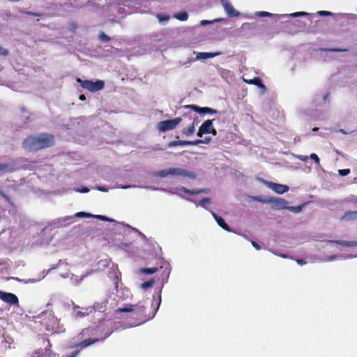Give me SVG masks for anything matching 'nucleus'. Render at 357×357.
<instances>
[{
	"mask_svg": "<svg viewBox=\"0 0 357 357\" xmlns=\"http://www.w3.org/2000/svg\"><path fill=\"white\" fill-rule=\"evenodd\" d=\"M161 303V297L158 299L154 296L149 302L148 300L138 302L136 305H128L116 310L119 312H133L135 317L139 319V324L153 319L156 314Z\"/></svg>",
	"mask_w": 357,
	"mask_h": 357,
	"instance_id": "nucleus-1",
	"label": "nucleus"
},
{
	"mask_svg": "<svg viewBox=\"0 0 357 357\" xmlns=\"http://www.w3.org/2000/svg\"><path fill=\"white\" fill-rule=\"evenodd\" d=\"M55 138L52 134L42 132L37 135H30L22 142L24 149L29 151H38L54 144Z\"/></svg>",
	"mask_w": 357,
	"mask_h": 357,
	"instance_id": "nucleus-2",
	"label": "nucleus"
},
{
	"mask_svg": "<svg viewBox=\"0 0 357 357\" xmlns=\"http://www.w3.org/2000/svg\"><path fill=\"white\" fill-rule=\"evenodd\" d=\"M77 82L82 88L87 89L91 92H96L100 91L104 88L105 86V83L102 80L93 82L91 80H82L80 78H77Z\"/></svg>",
	"mask_w": 357,
	"mask_h": 357,
	"instance_id": "nucleus-3",
	"label": "nucleus"
},
{
	"mask_svg": "<svg viewBox=\"0 0 357 357\" xmlns=\"http://www.w3.org/2000/svg\"><path fill=\"white\" fill-rule=\"evenodd\" d=\"M157 175L160 177H166L168 175H177L183 177L193 178L195 175L188 172V171L181 168H169L167 169H162L157 173Z\"/></svg>",
	"mask_w": 357,
	"mask_h": 357,
	"instance_id": "nucleus-4",
	"label": "nucleus"
},
{
	"mask_svg": "<svg viewBox=\"0 0 357 357\" xmlns=\"http://www.w3.org/2000/svg\"><path fill=\"white\" fill-rule=\"evenodd\" d=\"M182 121L181 117H176L174 119L162 121L158 123V128L162 132L172 130L174 129Z\"/></svg>",
	"mask_w": 357,
	"mask_h": 357,
	"instance_id": "nucleus-5",
	"label": "nucleus"
},
{
	"mask_svg": "<svg viewBox=\"0 0 357 357\" xmlns=\"http://www.w3.org/2000/svg\"><path fill=\"white\" fill-rule=\"evenodd\" d=\"M306 24L304 22L301 20H295L287 22L286 29L291 34H296L298 32L303 31L305 29Z\"/></svg>",
	"mask_w": 357,
	"mask_h": 357,
	"instance_id": "nucleus-6",
	"label": "nucleus"
},
{
	"mask_svg": "<svg viewBox=\"0 0 357 357\" xmlns=\"http://www.w3.org/2000/svg\"><path fill=\"white\" fill-rule=\"evenodd\" d=\"M213 120L210 119L205 121L199 128L197 134V136L201 137L204 134H212L213 135L215 136L217 135V131L213 128Z\"/></svg>",
	"mask_w": 357,
	"mask_h": 357,
	"instance_id": "nucleus-7",
	"label": "nucleus"
},
{
	"mask_svg": "<svg viewBox=\"0 0 357 357\" xmlns=\"http://www.w3.org/2000/svg\"><path fill=\"white\" fill-rule=\"evenodd\" d=\"M185 109H190L199 114H217L218 111L215 109H213L211 107H200L196 105H186L183 106Z\"/></svg>",
	"mask_w": 357,
	"mask_h": 357,
	"instance_id": "nucleus-8",
	"label": "nucleus"
},
{
	"mask_svg": "<svg viewBox=\"0 0 357 357\" xmlns=\"http://www.w3.org/2000/svg\"><path fill=\"white\" fill-rule=\"evenodd\" d=\"M0 299L10 305L19 306V300L17 296L13 293L2 291Z\"/></svg>",
	"mask_w": 357,
	"mask_h": 357,
	"instance_id": "nucleus-9",
	"label": "nucleus"
},
{
	"mask_svg": "<svg viewBox=\"0 0 357 357\" xmlns=\"http://www.w3.org/2000/svg\"><path fill=\"white\" fill-rule=\"evenodd\" d=\"M222 6L229 17H237L240 13L236 11L229 0H221Z\"/></svg>",
	"mask_w": 357,
	"mask_h": 357,
	"instance_id": "nucleus-10",
	"label": "nucleus"
},
{
	"mask_svg": "<svg viewBox=\"0 0 357 357\" xmlns=\"http://www.w3.org/2000/svg\"><path fill=\"white\" fill-rule=\"evenodd\" d=\"M273 203V208L277 210H282L284 208H288L287 204L288 202L282 198H276L271 201Z\"/></svg>",
	"mask_w": 357,
	"mask_h": 357,
	"instance_id": "nucleus-11",
	"label": "nucleus"
},
{
	"mask_svg": "<svg viewBox=\"0 0 357 357\" xmlns=\"http://www.w3.org/2000/svg\"><path fill=\"white\" fill-rule=\"evenodd\" d=\"M51 344L49 340H47V347H45V349H38L36 350L35 354L36 357H50V350Z\"/></svg>",
	"mask_w": 357,
	"mask_h": 357,
	"instance_id": "nucleus-12",
	"label": "nucleus"
},
{
	"mask_svg": "<svg viewBox=\"0 0 357 357\" xmlns=\"http://www.w3.org/2000/svg\"><path fill=\"white\" fill-rule=\"evenodd\" d=\"M270 186L275 192L283 194L289 190V187L286 185L271 183Z\"/></svg>",
	"mask_w": 357,
	"mask_h": 357,
	"instance_id": "nucleus-13",
	"label": "nucleus"
},
{
	"mask_svg": "<svg viewBox=\"0 0 357 357\" xmlns=\"http://www.w3.org/2000/svg\"><path fill=\"white\" fill-rule=\"evenodd\" d=\"M212 215L216 220L218 225L227 231H231L229 226L225 222L224 219L218 216L216 213L212 212Z\"/></svg>",
	"mask_w": 357,
	"mask_h": 357,
	"instance_id": "nucleus-14",
	"label": "nucleus"
},
{
	"mask_svg": "<svg viewBox=\"0 0 357 357\" xmlns=\"http://www.w3.org/2000/svg\"><path fill=\"white\" fill-rule=\"evenodd\" d=\"M220 54V52H199L197 54V59H206L213 58Z\"/></svg>",
	"mask_w": 357,
	"mask_h": 357,
	"instance_id": "nucleus-15",
	"label": "nucleus"
},
{
	"mask_svg": "<svg viewBox=\"0 0 357 357\" xmlns=\"http://www.w3.org/2000/svg\"><path fill=\"white\" fill-rule=\"evenodd\" d=\"M244 81L248 83V84H254L255 86H257L260 88H265V86L264 84L262 83L261 82V79L258 77H254L253 79H244Z\"/></svg>",
	"mask_w": 357,
	"mask_h": 357,
	"instance_id": "nucleus-16",
	"label": "nucleus"
},
{
	"mask_svg": "<svg viewBox=\"0 0 357 357\" xmlns=\"http://www.w3.org/2000/svg\"><path fill=\"white\" fill-rule=\"evenodd\" d=\"M76 317H84L89 314V309H80L79 307L74 308Z\"/></svg>",
	"mask_w": 357,
	"mask_h": 357,
	"instance_id": "nucleus-17",
	"label": "nucleus"
},
{
	"mask_svg": "<svg viewBox=\"0 0 357 357\" xmlns=\"http://www.w3.org/2000/svg\"><path fill=\"white\" fill-rule=\"evenodd\" d=\"M357 219V211H347L341 220H354Z\"/></svg>",
	"mask_w": 357,
	"mask_h": 357,
	"instance_id": "nucleus-18",
	"label": "nucleus"
},
{
	"mask_svg": "<svg viewBox=\"0 0 357 357\" xmlns=\"http://www.w3.org/2000/svg\"><path fill=\"white\" fill-rule=\"evenodd\" d=\"M182 132L183 135H185L186 136H190V135H193V133L195 132L194 123H192L187 128H183L182 130Z\"/></svg>",
	"mask_w": 357,
	"mask_h": 357,
	"instance_id": "nucleus-19",
	"label": "nucleus"
},
{
	"mask_svg": "<svg viewBox=\"0 0 357 357\" xmlns=\"http://www.w3.org/2000/svg\"><path fill=\"white\" fill-rule=\"evenodd\" d=\"M187 145V140H178L171 141L168 143V147H173L176 146Z\"/></svg>",
	"mask_w": 357,
	"mask_h": 357,
	"instance_id": "nucleus-20",
	"label": "nucleus"
},
{
	"mask_svg": "<svg viewBox=\"0 0 357 357\" xmlns=\"http://www.w3.org/2000/svg\"><path fill=\"white\" fill-rule=\"evenodd\" d=\"M174 17L180 21H185L188 18V14L186 12H181L175 14Z\"/></svg>",
	"mask_w": 357,
	"mask_h": 357,
	"instance_id": "nucleus-21",
	"label": "nucleus"
},
{
	"mask_svg": "<svg viewBox=\"0 0 357 357\" xmlns=\"http://www.w3.org/2000/svg\"><path fill=\"white\" fill-rule=\"evenodd\" d=\"M335 243L339 245L347 247H351L356 245L355 241H336Z\"/></svg>",
	"mask_w": 357,
	"mask_h": 357,
	"instance_id": "nucleus-22",
	"label": "nucleus"
},
{
	"mask_svg": "<svg viewBox=\"0 0 357 357\" xmlns=\"http://www.w3.org/2000/svg\"><path fill=\"white\" fill-rule=\"evenodd\" d=\"M154 282H155V280L153 279H151L149 281L143 282L141 284V288L143 289H149L150 287H152V286L153 285Z\"/></svg>",
	"mask_w": 357,
	"mask_h": 357,
	"instance_id": "nucleus-23",
	"label": "nucleus"
},
{
	"mask_svg": "<svg viewBox=\"0 0 357 357\" xmlns=\"http://www.w3.org/2000/svg\"><path fill=\"white\" fill-rule=\"evenodd\" d=\"M158 271V268H144L140 271L146 274H153Z\"/></svg>",
	"mask_w": 357,
	"mask_h": 357,
	"instance_id": "nucleus-24",
	"label": "nucleus"
},
{
	"mask_svg": "<svg viewBox=\"0 0 357 357\" xmlns=\"http://www.w3.org/2000/svg\"><path fill=\"white\" fill-rule=\"evenodd\" d=\"M182 191L185 192V193H187V194H188V195H197V194H198L200 192H203L202 190H188V189H187L186 188H184V187L182 188Z\"/></svg>",
	"mask_w": 357,
	"mask_h": 357,
	"instance_id": "nucleus-25",
	"label": "nucleus"
},
{
	"mask_svg": "<svg viewBox=\"0 0 357 357\" xmlns=\"http://www.w3.org/2000/svg\"><path fill=\"white\" fill-rule=\"evenodd\" d=\"M255 15L257 17H269L272 16L273 14L266 11H258L255 13Z\"/></svg>",
	"mask_w": 357,
	"mask_h": 357,
	"instance_id": "nucleus-26",
	"label": "nucleus"
},
{
	"mask_svg": "<svg viewBox=\"0 0 357 357\" xmlns=\"http://www.w3.org/2000/svg\"><path fill=\"white\" fill-rule=\"evenodd\" d=\"M291 17H296L299 16H310L311 15L305 12H296L289 15Z\"/></svg>",
	"mask_w": 357,
	"mask_h": 357,
	"instance_id": "nucleus-27",
	"label": "nucleus"
},
{
	"mask_svg": "<svg viewBox=\"0 0 357 357\" xmlns=\"http://www.w3.org/2000/svg\"><path fill=\"white\" fill-rule=\"evenodd\" d=\"M211 202L210 199L208 197L203 198L202 200H200L199 204V206L206 208V205L209 204Z\"/></svg>",
	"mask_w": 357,
	"mask_h": 357,
	"instance_id": "nucleus-28",
	"label": "nucleus"
},
{
	"mask_svg": "<svg viewBox=\"0 0 357 357\" xmlns=\"http://www.w3.org/2000/svg\"><path fill=\"white\" fill-rule=\"evenodd\" d=\"M204 140L202 139H197L194 141H187V145H199L201 144H204Z\"/></svg>",
	"mask_w": 357,
	"mask_h": 357,
	"instance_id": "nucleus-29",
	"label": "nucleus"
},
{
	"mask_svg": "<svg viewBox=\"0 0 357 357\" xmlns=\"http://www.w3.org/2000/svg\"><path fill=\"white\" fill-rule=\"evenodd\" d=\"M0 195L3 197L8 203L11 204L12 200L9 196H8L1 188H0Z\"/></svg>",
	"mask_w": 357,
	"mask_h": 357,
	"instance_id": "nucleus-30",
	"label": "nucleus"
},
{
	"mask_svg": "<svg viewBox=\"0 0 357 357\" xmlns=\"http://www.w3.org/2000/svg\"><path fill=\"white\" fill-rule=\"evenodd\" d=\"M288 209L294 213H299L300 211H301L302 206H289L288 207Z\"/></svg>",
	"mask_w": 357,
	"mask_h": 357,
	"instance_id": "nucleus-31",
	"label": "nucleus"
},
{
	"mask_svg": "<svg viewBox=\"0 0 357 357\" xmlns=\"http://www.w3.org/2000/svg\"><path fill=\"white\" fill-rule=\"evenodd\" d=\"M158 19L160 22H165V21H167L169 20V17L168 15H162V14H159L158 15Z\"/></svg>",
	"mask_w": 357,
	"mask_h": 357,
	"instance_id": "nucleus-32",
	"label": "nucleus"
},
{
	"mask_svg": "<svg viewBox=\"0 0 357 357\" xmlns=\"http://www.w3.org/2000/svg\"><path fill=\"white\" fill-rule=\"evenodd\" d=\"M310 158L312 160H313L317 165H319L320 160H319V157H318V155L317 154L312 153V154H310Z\"/></svg>",
	"mask_w": 357,
	"mask_h": 357,
	"instance_id": "nucleus-33",
	"label": "nucleus"
},
{
	"mask_svg": "<svg viewBox=\"0 0 357 357\" xmlns=\"http://www.w3.org/2000/svg\"><path fill=\"white\" fill-rule=\"evenodd\" d=\"M338 173L340 176H347L350 173V169H340L338 171Z\"/></svg>",
	"mask_w": 357,
	"mask_h": 357,
	"instance_id": "nucleus-34",
	"label": "nucleus"
},
{
	"mask_svg": "<svg viewBox=\"0 0 357 357\" xmlns=\"http://www.w3.org/2000/svg\"><path fill=\"white\" fill-rule=\"evenodd\" d=\"M75 216L79 218H89L91 217V215L85 212H78L75 214Z\"/></svg>",
	"mask_w": 357,
	"mask_h": 357,
	"instance_id": "nucleus-35",
	"label": "nucleus"
},
{
	"mask_svg": "<svg viewBox=\"0 0 357 357\" xmlns=\"http://www.w3.org/2000/svg\"><path fill=\"white\" fill-rule=\"evenodd\" d=\"M317 14L320 16H331L333 15L332 13L326 10L318 11Z\"/></svg>",
	"mask_w": 357,
	"mask_h": 357,
	"instance_id": "nucleus-36",
	"label": "nucleus"
},
{
	"mask_svg": "<svg viewBox=\"0 0 357 357\" xmlns=\"http://www.w3.org/2000/svg\"><path fill=\"white\" fill-rule=\"evenodd\" d=\"M99 38L102 40V41H109L110 40V38L106 35L105 33H101L100 35H99Z\"/></svg>",
	"mask_w": 357,
	"mask_h": 357,
	"instance_id": "nucleus-37",
	"label": "nucleus"
},
{
	"mask_svg": "<svg viewBox=\"0 0 357 357\" xmlns=\"http://www.w3.org/2000/svg\"><path fill=\"white\" fill-rule=\"evenodd\" d=\"M327 51L332 52H340L346 51V50H341V49H338V48H331V49H328Z\"/></svg>",
	"mask_w": 357,
	"mask_h": 357,
	"instance_id": "nucleus-38",
	"label": "nucleus"
},
{
	"mask_svg": "<svg viewBox=\"0 0 357 357\" xmlns=\"http://www.w3.org/2000/svg\"><path fill=\"white\" fill-rule=\"evenodd\" d=\"M9 166L8 164H0V171H6L8 169Z\"/></svg>",
	"mask_w": 357,
	"mask_h": 357,
	"instance_id": "nucleus-39",
	"label": "nucleus"
},
{
	"mask_svg": "<svg viewBox=\"0 0 357 357\" xmlns=\"http://www.w3.org/2000/svg\"><path fill=\"white\" fill-rule=\"evenodd\" d=\"M8 50L0 46V54L6 56V55H8Z\"/></svg>",
	"mask_w": 357,
	"mask_h": 357,
	"instance_id": "nucleus-40",
	"label": "nucleus"
},
{
	"mask_svg": "<svg viewBox=\"0 0 357 357\" xmlns=\"http://www.w3.org/2000/svg\"><path fill=\"white\" fill-rule=\"evenodd\" d=\"M96 189L101 192H107L108 191V190L106 188L102 187V186H97Z\"/></svg>",
	"mask_w": 357,
	"mask_h": 357,
	"instance_id": "nucleus-41",
	"label": "nucleus"
},
{
	"mask_svg": "<svg viewBox=\"0 0 357 357\" xmlns=\"http://www.w3.org/2000/svg\"><path fill=\"white\" fill-rule=\"evenodd\" d=\"M96 218L101 220H108V218L105 216L98 215L95 216Z\"/></svg>",
	"mask_w": 357,
	"mask_h": 357,
	"instance_id": "nucleus-42",
	"label": "nucleus"
},
{
	"mask_svg": "<svg viewBox=\"0 0 357 357\" xmlns=\"http://www.w3.org/2000/svg\"><path fill=\"white\" fill-rule=\"evenodd\" d=\"M252 245L258 250L261 249V246L255 241H252Z\"/></svg>",
	"mask_w": 357,
	"mask_h": 357,
	"instance_id": "nucleus-43",
	"label": "nucleus"
},
{
	"mask_svg": "<svg viewBox=\"0 0 357 357\" xmlns=\"http://www.w3.org/2000/svg\"><path fill=\"white\" fill-rule=\"evenodd\" d=\"M77 191L82 193H86L89 192V189L87 188H83L82 189L78 190Z\"/></svg>",
	"mask_w": 357,
	"mask_h": 357,
	"instance_id": "nucleus-44",
	"label": "nucleus"
},
{
	"mask_svg": "<svg viewBox=\"0 0 357 357\" xmlns=\"http://www.w3.org/2000/svg\"><path fill=\"white\" fill-rule=\"evenodd\" d=\"M211 21H208V20H202V21L200 22V24H201V25H206V24H211Z\"/></svg>",
	"mask_w": 357,
	"mask_h": 357,
	"instance_id": "nucleus-45",
	"label": "nucleus"
},
{
	"mask_svg": "<svg viewBox=\"0 0 357 357\" xmlns=\"http://www.w3.org/2000/svg\"><path fill=\"white\" fill-rule=\"evenodd\" d=\"M125 12V9L122 7H119L117 9V13L119 14H123Z\"/></svg>",
	"mask_w": 357,
	"mask_h": 357,
	"instance_id": "nucleus-46",
	"label": "nucleus"
},
{
	"mask_svg": "<svg viewBox=\"0 0 357 357\" xmlns=\"http://www.w3.org/2000/svg\"><path fill=\"white\" fill-rule=\"evenodd\" d=\"M298 158L302 161H306L307 160L308 157L305 156V155H299Z\"/></svg>",
	"mask_w": 357,
	"mask_h": 357,
	"instance_id": "nucleus-47",
	"label": "nucleus"
},
{
	"mask_svg": "<svg viewBox=\"0 0 357 357\" xmlns=\"http://www.w3.org/2000/svg\"><path fill=\"white\" fill-rule=\"evenodd\" d=\"M28 15H32V16H40V15L36 13H32V12H28Z\"/></svg>",
	"mask_w": 357,
	"mask_h": 357,
	"instance_id": "nucleus-48",
	"label": "nucleus"
},
{
	"mask_svg": "<svg viewBox=\"0 0 357 357\" xmlns=\"http://www.w3.org/2000/svg\"><path fill=\"white\" fill-rule=\"evenodd\" d=\"M203 140L204 141V144H208V143H209V142H210V141H211V138H210V137H206V138H205V139H203Z\"/></svg>",
	"mask_w": 357,
	"mask_h": 357,
	"instance_id": "nucleus-49",
	"label": "nucleus"
},
{
	"mask_svg": "<svg viewBox=\"0 0 357 357\" xmlns=\"http://www.w3.org/2000/svg\"><path fill=\"white\" fill-rule=\"evenodd\" d=\"M298 264L303 265L305 263V261L303 259H298L297 260Z\"/></svg>",
	"mask_w": 357,
	"mask_h": 357,
	"instance_id": "nucleus-50",
	"label": "nucleus"
},
{
	"mask_svg": "<svg viewBox=\"0 0 357 357\" xmlns=\"http://www.w3.org/2000/svg\"><path fill=\"white\" fill-rule=\"evenodd\" d=\"M79 99L80 100H82V101H83V100H86V97H85V96H84V95L82 94V95H80V96H79Z\"/></svg>",
	"mask_w": 357,
	"mask_h": 357,
	"instance_id": "nucleus-51",
	"label": "nucleus"
},
{
	"mask_svg": "<svg viewBox=\"0 0 357 357\" xmlns=\"http://www.w3.org/2000/svg\"><path fill=\"white\" fill-rule=\"evenodd\" d=\"M340 132L342 134H346V132L343 129H340Z\"/></svg>",
	"mask_w": 357,
	"mask_h": 357,
	"instance_id": "nucleus-52",
	"label": "nucleus"
},
{
	"mask_svg": "<svg viewBox=\"0 0 357 357\" xmlns=\"http://www.w3.org/2000/svg\"><path fill=\"white\" fill-rule=\"evenodd\" d=\"M317 130H318V128H314L312 129V131H317Z\"/></svg>",
	"mask_w": 357,
	"mask_h": 357,
	"instance_id": "nucleus-53",
	"label": "nucleus"
}]
</instances>
